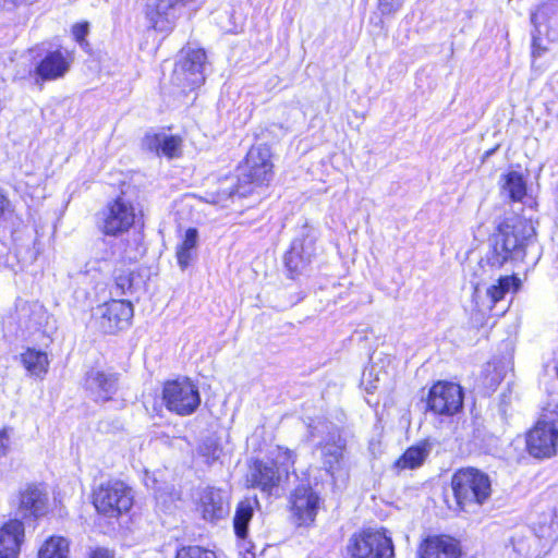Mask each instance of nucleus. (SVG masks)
Masks as SVG:
<instances>
[{
    "instance_id": "37998d69",
    "label": "nucleus",
    "mask_w": 558,
    "mask_h": 558,
    "mask_svg": "<svg viewBox=\"0 0 558 558\" xmlns=\"http://www.w3.org/2000/svg\"><path fill=\"white\" fill-rule=\"evenodd\" d=\"M366 375L364 374L362 379V385L364 386L367 393H373L377 389V385L375 384H366Z\"/></svg>"
},
{
    "instance_id": "bb28decb",
    "label": "nucleus",
    "mask_w": 558,
    "mask_h": 558,
    "mask_svg": "<svg viewBox=\"0 0 558 558\" xmlns=\"http://www.w3.org/2000/svg\"><path fill=\"white\" fill-rule=\"evenodd\" d=\"M197 245V230L190 228L186 230L183 241L178 245L175 256L181 269L189 267L195 256Z\"/></svg>"
},
{
    "instance_id": "4be33fe9",
    "label": "nucleus",
    "mask_w": 558,
    "mask_h": 558,
    "mask_svg": "<svg viewBox=\"0 0 558 558\" xmlns=\"http://www.w3.org/2000/svg\"><path fill=\"white\" fill-rule=\"evenodd\" d=\"M198 510L205 520L221 519L228 512L222 492L214 487L204 488L199 496Z\"/></svg>"
},
{
    "instance_id": "ddd939ff",
    "label": "nucleus",
    "mask_w": 558,
    "mask_h": 558,
    "mask_svg": "<svg viewBox=\"0 0 558 558\" xmlns=\"http://www.w3.org/2000/svg\"><path fill=\"white\" fill-rule=\"evenodd\" d=\"M206 54L203 49L189 50L175 64L173 80L177 84L195 88L201 86L205 76L203 73Z\"/></svg>"
},
{
    "instance_id": "c85d7f7f",
    "label": "nucleus",
    "mask_w": 558,
    "mask_h": 558,
    "mask_svg": "<svg viewBox=\"0 0 558 558\" xmlns=\"http://www.w3.org/2000/svg\"><path fill=\"white\" fill-rule=\"evenodd\" d=\"M520 280L514 276H501L495 284L487 288L486 294L493 304L501 301L506 293L518 290Z\"/></svg>"
},
{
    "instance_id": "dca6fc26",
    "label": "nucleus",
    "mask_w": 558,
    "mask_h": 558,
    "mask_svg": "<svg viewBox=\"0 0 558 558\" xmlns=\"http://www.w3.org/2000/svg\"><path fill=\"white\" fill-rule=\"evenodd\" d=\"M25 529L20 519L9 520L0 527V558H19Z\"/></svg>"
},
{
    "instance_id": "cd10ccee",
    "label": "nucleus",
    "mask_w": 558,
    "mask_h": 558,
    "mask_svg": "<svg viewBox=\"0 0 558 558\" xmlns=\"http://www.w3.org/2000/svg\"><path fill=\"white\" fill-rule=\"evenodd\" d=\"M429 445L421 442L410 447L396 462L400 469H415L422 465L429 453Z\"/></svg>"
},
{
    "instance_id": "ea45409f",
    "label": "nucleus",
    "mask_w": 558,
    "mask_h": 558,
    "mask_svg": "<svg viewBox=\"0 0 558 558\" xmlns=\"http://www.w3.org/2000/svg\"><path fill=\"white\" fill-rule=\"evenodd\" d=\"M10 439H11V429L2 428L0 429V457H3L8 453L10 448Z\"/></svg>"
},
{
    "instance_id": "b1692460",
    "label": "nucleus",
    "mask_w": 558,
    "mask_h": 558,
    "mask_svg": "<svg viewBox=\"0 0 558 558\" xmlns=\"http://www.w3.org/2000/svg\"><path fill=\"white\" fill-rule=\"evenodd\" d=\"M344 448L343 440L338 436H331L330 439L320 447L324 469L333 474L340 469L342 452Z\"/></svg>"
},
{
    "instance_id": "6e6552de",
    "label": "nucleus",
    "mask_w": 558,
    "mask_h": 558,
    "mask_svg": "<svg viewBox=\"0 0 558 558\" xmlns=\"http://www.w3.org/2000/svg\"><path fill=\"white\" fill-rule=\"evenodd\" d=\"M272 177L271 150L267 145L253 146L241 166L240 181L263 184Z\"/></svg>"
},
{
    "instance_id": "0eeeda50",
    "label": "nucleus",
    "mask_w": 558,
    "mask_h": 558,
    "mask_svg": "<svg viewBox=\"0 0 558 558\" xmlns=\"http://www.w3.org/2000/svg\"><path fill=\"white\" fill-rule=\"evenodd\" d=\"M316 255V233L304 226L284 255V264L291 276L303 272Z\"/></svg>"
},
{
    "instance_id": "c9c22d12",
    "label": "nucleus",
    "mask_w": 558,
    "mask_h": 558,
    "mask_svg": "<svg viewBox=\"0 0 558 558\" xmlns=\"http://www.w3.org/2000/svg\"><path fill=\"white\" fill-rule=\"evenodd\" d=\"M403 0H379V10L384 15H390L401 9Z\"/></svg>"
},
{
    "instance_id": "473e14b6",
    "label": "nucleus",
    "mask_w": 558,
    "mask_h": 558,
    "mask_svg": "<svg viewBox=\"0 0 558 558\" xmlns=\"http://www.w3.org/2000/svg\"><path fill=\"white\" fill-rule=\"evenodd\" d=\"M485 372L484 385L487 389L494 391L504 379L501 369L496 365L488 364Z\"/></svg>"
},
{
    "instance_id": "f704fd0d",
    "label": "nucleus",
    "mask_w": 558,
    "mask_h": 558,
    "mask_svg": "<svg viewBox=\"0 0 558 558\" xmlns=\"http://www.w3.org/2000/svg\"><path fill=\"white\" fill-rule=\"evenodd\" d=\"M13 206L5 195V193L0 190V225L8 221L13 215Z\"/></svg>"
},
{
    "instance_id": "c756f323",
    "label": "nucleus",
    "mask_w": 558,
    "mask_h": 558,
    "mask_svg": "<svg viewBox=\"0 0 558 558\" xmlns=\"http://www.w3.org/2000/svg\"><path fill=\"white\" fill-rule=\"evenodd\" d=\"M38 558H69V542L60 536L50 537L40 547Z\"/></svg>"
},
{
    "instance_id": "a878e982",
    "label": "nucleus",
    "mask_w": 558,
    "mask_h": 558,
    "mask_svg": "<svg viewBox=\"0 0 558 558\" xmlns=\"http://www.w3.org/2000/svg\"><path fill=\"white\" fill-rule=\"evenodd\" d=\"M501 190L512 202H523L526 197V182L517 171H510L504 175Z\"/></svg>"
},
{
    "instance_id": "e433bc0d",
    "label": "nucleus",
    "mask_w": 558,
    "mask_h": 558,
    "mask_svg": "<svg viewBox=\"0 0 558 558\" xmlns=\"http://www.w3.org/2000/svg\"><path fill=\"white\" fill-rule=\"evenodd\" d=\"M107 268H108L107 257L104 256L101 258V260L94 259V260L87 262L85 265L84 274L88 275L92 271L101 272V271L106 270Z\"/></svg>"
},
{
    "instance_id": "423d86ee",
    "label": "nucleus",
    "mask_w": 558,
    "mask_h": 558,
    "mask_svg": "<svg viewBox=\"0 0 558 558\" xmlns=\"http://www.w3.org/2000/svg\"><path fill=\"white\" fill-rule=\"evenodd\" d=\"M162 398L166 408L181 416L193 414L201 404L198 388L187 378L166 383Z\"/></svg>"
},
{
    "instance_id": "2f4dec72",
    "label": "nucleus",
    "mask_w": 558,
    "mask_h": 558,
    "mask_svg": "<svg viewBox=\"0 0 558 558\" xmlns=\"http://www.w3.org/2000/svg\"><path fill=\"white\" fill-rule=\"evenodd\" d=\"M175 558H217L211 550L198 546L182 547L178 550Z\"/></svg>"
},
{
    "instance_id": "2eb2a0df",
    "label": "nucleus",
    "mask_w": 558,
    "mask_h": 558,
    "mask_svg": "<svg viewBox=\"0 0 558 558\" xmlns=\"http://www.w3.org/2000/svg\"><path fill=\"white\" fill-rule=\"evenodd\" d=\"M98 313L100 328L107 333H114L130 325L134 311L129 301L111 300L100 305Z\"/></svg>"
},
{
    "instance_id": "f3484780",
    "label": "nucleus",
    "mask_w": 558,
    "mask_h": 558,
    "mask_svg": "<svg viewBox=\"0 0 558 558\" xmlns=\"http://www.w3.org/2000/svg\"><path fill=\"white\" fill-rule=\"evenodd\" d=\"M86 388L96 402H105L116 393L118 378L114 374L93 369L86 376Z\"/></svg>"
},
{
    "instance_id": "f03ea898",
    "label": "nucleus",
    "mask_w": 558,
    "mask_h": 558,
    "mask_svg": "<svg viewBox=\"0 0 558 558\" xmlns=\"http://www.w3.org/2000/svg\"><path fill=\"white\" fill-rule=\"evenodd\" d=\"M451 485L457 502L462 509L484 504L492 492L488 475L474 468L456 472Z\"/></svg>"
},
{
    "instance_id": "a211bd4d",
    "label": "nucleus",
    "mask_w": 558,
    "mask_h": 558,
    "mask_svg": "<svg viewBox=\"0 0 558 558\" xmlns=\"http://www.w3.org/2000/svg\"><path fill=\"white\" fill-rule=\"evenodd\" d=\"M143 146L157 156L172 159L181 155L182 140L180 136L166 133L146 134L143 140Z\"/></svg>"
},
{
    "instance_id": "f257e3e1",
    "label": "nucleus",
    "mask_w": 558,
    "mask_h": 558,
    "mask_svg": "<svg viewBox=\"0 0 558 558\" xmlns=\"http://www.w3.org/2000/svg\"><path fill=\"white\" fill-rule=\"evenodd\" d=\"M533 227L526 221L519 220L514 225H506L495 235L492 248L484 259L477 264L478 271H474L472 283L477 287L483 277L494 269L501 268L509 262L522 260L525 255V246L533 235Z\"/></svg>"
},
{
    "instance_id": "9d476101",
    "label": "nucleus",
    "mask_w": 558,
    "mask_h": 558,
    "mask_svg": "<svg viewBox=\"0 0 558 558\" xmlns=\"http://www.w3.org/2000/svg\"><path fill=\"white\" fill-rule=\"evenodd\" d=\"M462 404V388L454 383L439 381L429 390L427 405L436 414L453 415Z\"/></svg>"
},
{
    "instance_id": "9b49d317",
    "label": "nucleus",
    "mask_w": 558,
    "mask_h": 558,
    "mask_svg": "<svg viewBox=\"0 0 558 558\" xmlns=\"http://www.w3.org/2000/svg\"><path fill=\"white\" fill-rule=\"evenodd\" d=\"M49 511L48 492L43 485L28 484L17 495L16 514L24 520H37Z\"/></svg>"
},
{
    "instance_id": "7ed1b4c3",
    "label": "nucleus",
    "mask_w": 558,
    "mask_h": 558,
    "mask_svg": "<svg viewBox=\"0 0 558 558\" xmlns=\"http://www.w3.org/2000/svg\"><path fill=\"white\" fill-rule=\"evenodd\" d=\"M344 558H393L392 541L384 530H362L349 538Z\"/></svg>"
},
{
    "instance_id": "20e7f679",
    "label": "nucleus",
    "mask_w": 558,
    "mask_h": 558,
    "mask_svg": "<svg viewBox=\"0 0 558 558\" xmlns=\"http://www.w3.org/2000/svg\"><path fill=\"white\" fill-rule=\"evenodd\" d=\"M294 453L287 448H277L276 461H255L252 465L246 481L251 487L271 494L281 480V474L277 463L288 471L290 465L294 464Z\"/></svg>"
},
{
    "instance_id": "58836bf2",
    "label": "nucleus",
    "mask_w": 558,
    "mask_h": 558,
    "mask_svg": "<svg viewBox=\"0 0 558 558\" xmlns=\"http://www.w3.org/2000/svg\"><path fill=\"white\" fill-rule=\"evenodd\" d=\"M86 558H116V555L106 547H95L88 550Z\"/></svg>"
},
{
    "instance_id": "5701e85b",
    "label": "nucleus",
    "mask_w": 558,
    "mask_h": 558,
    "mask_svg": "<svg viewBox=\"0 0 558 558\" xmlns=\"http://www.w3.org/2000/svg\"><path fill=\"white\" fill-rule=\"evenodd\" d=\"M21 363L29 376L43 378L49 367V359L46 352L27 348L21 353Z\"/></svg>"
},
{
    "instance_id": "a19ab883",
    "label": "nucleus",
    "mask_w": 558,
    "mask_h": 558,
    "mask_svg": "<svg viewBox=\"0 0 558 558\" xmlns=\"http://www.w3.org/2000/svg\"><path fill=\"white\" fill-rule=\"evenodd\" d=\"M35 1L36 0H0V9L10 11L21 4H31Z\"/></svg>"
},
{
    "instance_id": "f8f14e48",
    "label": "nucleus",
    "mask_w": 558,
    "mask_h": 558,
    "mask_svg": "<svg viewBox=\"0 0 558 558\" xmlns=\"http://www.w3.org/2000/svg\"><path fill=\"white\" fill-rule=\"evenodd\" d=\"M290 510L299 525H308L315 521L322 498L308 485H299L290 495Z\"/></svg>"
},
{
    "instance_id": "72a5a7b5",
    "label": "nucleus",
    "mask_w": 558,
    "mask_h": 558,
    "mask_svg": "<svg viewBox=\"0 0 558 558\" xmlns=\"http://www.w3.org/2000/svg\"><path fill=\"white\" fill-rule=\"evenodd\" d=\"M199 451L208 461H216L219 459L221 449L215 440H207L201 446Z\"/></svg>"
},
{
    "instance_id": "1a4fd4ad",
    "label": "nucleus",
    "mask_w": 558,
    "mask_h": 558,
    "mask_svg": "<svg viewBox=\"0 0 558 558\" xmlns=\"http://www.w3.org/2000/svg\"><path fill=\"white\" fill-rule=\"evenodd\" d=\"M526 448L537 459H548L557 454L558 428L554 422H537L527 433Z\"/></svg>"
},
{
    "instance_id": "393cba45",
    "label": "nucleus",
    "mask_w": 558,
    "mask_h": 558,
    "mask_svg": "<svg viewBox=\"0 0 558 558\" xmlns=\"http://www.w3.org/2000/svg\"><path fill=\"white\" fill-rule=\"evenodd\" d=\"M257 504L256 498L239 502L233 519L234 532L239 538L244 539L246 537L247 526L254 513V506Z\"/></svg>"
},
{
    "instance_id": "aec40b11",
    "label": "nucleus",
    "mask_w": 558,
    "mask_h": 558,
    "mask_svg": "<svg viewBox=\"0 0 558 558\" xmlns=\"http://www.w3.org/2000/svg\"><path fill=\"white\" fill-rule=\"evenodd\" d=\"M70 56L68 52L54 50L48 52L36 68V73L46 81L62 77L70 69Z\"/></svg>"
},
{
    "instance_id": "7c9ffc66",
    "label": "nucleus",
    "mask_w": 558,
    "mask_h": 558,
    "mask_svg": "<svg viewBox=\"0 0 558 558\" xmlns=\"http://www.w3.org/2000/svg\"><path fill=\"white\" fill-rule=\"evenodd\" d=\"M133 291V277L129 270H122L114 276V284L112 287V293L117 296H121Z\"/></svg>"
},
{
    "instance_id": "4c0bfd02",
    "label": "nucleus",
    "mask_w": 558,
    "mask_h": 558,
    "mask_svg": "<svg viewBox=\"0 0 558 558\" xmlns=\"http://www.w3.org/2000/svg\"><path fill=\"white\" fill-rule=\"evenodd\" d=\"M88 23L84 22L77 23L72 27L73 37L80 45H83L85 37L88 34Z\"/></svg>"
},
{
    "instance_id": "79ce46f5",
    "label": "nucleus",
    "mask_w": 558,
    "mask_h": 558,
    "mask_svg": "<svg viewBox=\"0 0 558 558\" xmlns=\"http://www.w3.org/2000/svg\"><path fill=\"white\" fill-rule=\"evenodd\" d=\"M532 48H533V50H532L533 58L541 57L545 51V49L542 48L541 45L538 44V38L535 35H533Z\"/></svg>"
},
{
    "instance_id": "4468645a",
    "label": "nucleus",
    "mask_w": 558,
    "mask_h": 558,
    "mask_svg": "<svg viewBox=\"0 0 558 558\" xmlns=\"http://www.w3.org/2000/svg\"><path fill=\"white\" fill-rule=\"evenodd\" d=\"M134 208L122 198L116 199L101 214L100 230L106 235H118L129 230L134 223Z\"/></svg>"
},
{
    "instance_id": "39448f33",
    "label": "nucleus",
    "mask_w": 558,
    "mask_h": 558,
    "mask_svg": "<svg viewBox=\"0 0 558 558\" xmlns=\"http://www.w3.org/2000/svg\"><path fill=\"white\" fill-rule=\"evenodd\" d=\"M93 502L99 513L116 518L131 509L132 489L121 481H108L94 492Z\"/></svg>"
},
{
    "instance_id": "412c9836",
    "label": "nucleus",
    "mask_w": 558,
    "mask_h": 558,
    "mask_svg": "<svg viewBox=\"0 0 558 558\" xmlns=\"http://www.w3.org/2000/svg\"><path fill=\"white\" fill-rule=\"evenodd\" d=\"M531 22L538 35L545 34L547 37L555 36L558 31V0H549L543 3L531 15Z\"/></svg>"
},
{
    "instance_id": "6ab92c4d",
    "label": "nucleus",
    "mask_w": 558,
    "mask_h": 558,
    "mask_svg": "<svg viewBox=\"0 0 558 558\" xmlns=\"http://www.w3.org/2000/svg\"><path fill=\"white\" fill-rule=\"evenodd\" d=\"M421 558H459L458 543L449 536H432L420 548Z\"/></svg>"
}]
</instances>
